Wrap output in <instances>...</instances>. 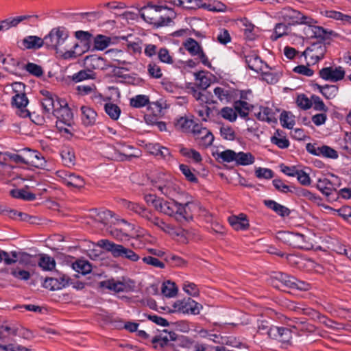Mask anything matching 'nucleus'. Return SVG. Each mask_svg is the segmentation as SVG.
Returning a JSON list of instances; mask_svg holds the SVG:
<instances>
[{
    "mask_svg": "<svg viewBox=\"0 0 351 351\" xmlns=\"http://www.w3.org/2000/svg\"><path fill=\"white\" fill-rule=\"evenodd\" d=\"M228 221L234 230H245L248 229L250 224L246 215L241 213L239 215H232L228 218Z\"/></svg>",
    "mask_w": 351,
    "mask_h": 351,
    "instance_id": "obj_18",
    "label": "nucleus"
},
{
    "mask_svg": "<svg viewBox=\"0 0 351 351\" xmlns=\"http://www.w3.org/2000/svg\"><path fill=\"white\" fill-rule=\"evenodd\" d=\"M185 48L192 56H196L202 50L199 43L193 38H189L184 44Z\"/></svg>",
    "mask_w": 351,
    "mask_h": 351,
    "instance_id": "obj_46",
    "label": "nucleus"
},
{
    "mask_svg": "<svg viewBox=\"0 0 351 351\" xmlns=\"http://www.w3.org/2000/svg\"><path fill=\"white\" fill-rule=\"evenodd\" d=\"M312 106L315 110L326 112L328 108L326 106L322 99L317 95L311 96Z\"/></svg>",
    "mask_w": 351,
    "mask_h": 351,
    "instance_id": "obj_55",
    "label": "nucleus"
},
{
    "mask_svg": "<svg viewBox=\"0 0 351 351\" xmlns=\"http://www.w3.org/2000/svg\"><path fill=\"white\" fill-rule=\"evenodd\" d=\"M283 16L285 19L291 20L293 24L311 23L312 21L310 16L304 15L300 12L291 8L283 10Z\"/></svg>",
    "mask_w": 351,
    "mask_h": 351,
    "instance_id": "obj_15",
    "label": "nucleus"
},
{
    "mask_svg": "<svg viewBox=\"0 0 351 351\" xmlns=\"http://www.w3.org/2000/svg\"><path fill=\"white\" fill-rule=\"evenodd\" d=\"M11 195L13 197L19 198L27 201H32L36 199L35 194L28 192L25 189H14L11 191Z\"/></svg>",
    "mask_w": 351,
    "mask_h": 351,
    "instance_id": "obj_36",
    "label": "nucleus"
},
{
    "mask_svg": "<svg viewBox=\"0 0 351 351\" xmlns=\"http://www.w3.org/2000/svg\"><path fill=\"white\" fill-rule=\"evenodd\" d=\"M146 219L151 224L155 226L164 232L170 234L171 236L176 235L179 236L180 234V232H177L173 226L170 224L165 223L162 219L156 216L152 211L148 210L146 213L145 217L143 218Z\"/></svg>",
    "mask_w": 351,
    "mask_h": 351,
    "instance_id": "obj_8",
    "label": "nucleus"
},
{
    "mask_svg": "<svg viewBox=\"0 0 351 351\" xmlns=\"http://www.w3.org/2000/svg\"><path fill=\"white\" fill-rule=\"evenodd\" d=\"M292 276H289L281 272H274L269 277V283L275 288L278 289L282 288H289L291 283Z\"/></svg>",
    "mask_w": 351,
    "mask_h": 351,
    "instance_id": "obj_13",
    "label": "nucleus"
},
{
    "mask_svg": "<svg viewBox=\"0 0 351 351\" xmlns=\"http://www.w3.org/2000/svg\"><path fill=\"white\" fill-rule=\"evenodd\" d=\"M263 203L267 208L274 210L281 217H287L290 215L291 211L287 207L282 206L274 200L265 199L263 201Z\"/></svg>",
    "mask_w": 351,
    "mask_h": 351,
    "instance_id": "obj_21",
    "label": "nucleus"
},
{
    "mask_svg": "<svg viewBox=\"0 0 351 351\" xmlns=\"http://www.w3.org/2000/svg\"><path fill=\"white\" fill-rule=\"evenodd\" d=\"M237 153L231 149H227L217 153V159H221L222 162H230L236 160Z\"/></svg>",
    "mask_w": 351,
    "mask_h": 351,
    "instance_id": "obj_48",
    "label": "nucleus"
},
{
    "mask_svg": "<svg viewBox=\"0 0 351 351\" xmlns=\"http://www.w3.org/2000/svg\"><path fill=\"white\" fill-rule=\"evenodd\" d=\"M219 114H220L224 119L230 122L235 121L237 118V114L235 112L234 108L233 109L230 107H223L221 108Z\"/></svg>",
    "mask_w": 351,
    "mask_h": 351,
    "instance_id": "obj_44",
    "label": "nucleus"
},
{
    "mask_svg": "<svg viewBox=\"0 0 351 351\" xmlns=\"http://www.w3.org/2000/svg\"><path fill=\"white\" fill-rule=\"evenodd\" d=\"M61 156L64 165L71 167L75 164V155L72 149H65L62 151Z\"/></svg>",
    "mask_w": 351,
    "mask_h": 351,
    "instance_id": "obj_45",
    "label": "nucleus"
},
{
    "mask_svg": "<svg viewBox=\"0 0 351 351\" xmlns=\"http://www.w3.org/2000/svg\"><path fill=\"white\" fill-rule=\"evenodd\" d=\"M81 111L82 114V120L84 125L88 126L95 123L97 113L93 109L84 106L81 107Z\"/></svg>",
    "mask_w": 351,
    "mask_h": 351,
    "instance_id": "obj_24",
    "label": "nucleus"
},
{
    "mask_svg": "<svg viewBox=\"0 0 351 351\" xmlns=\"http://www.w3.org/2000/svg\"><path fill=\"white\" fill-rule=\"evenodd\" d=\"M295 327L300 331L308 333H313L316 330V327L314 325L305 322H297Z\"/></svg>",
    "mask_w": 351,
    "mask_h": 351,
    "instance_id": "obj_62",
    "label": "nucleus"
},
{
    "mask_svg": "<svg viewBox=\"0 0 351 351\" xmlns=\"http://www.w3.org/2000/svg\"><path fill=\"white\" fill-rule=\"evenodd\" d=\"M75 34V37L80 40V43H75L71 47V51L65 53L64 59L80 56L90 49L92 38L90 33L85 31H77Z\"/></svg>",
    "mask_w": 351,
    "mask_h": 351,
    "instance_id": "obj_5",
    "label": "nucleus"
},
{
    "mask_svg": "<svg viewBox=\"0 0 351 351\" xmlns=\"http://www.w3.org/2000/svg\"><path fill=\"white\" fill-rule=\"evenodd\" d=\"M42 106L44 111L47 113L52 112L53 114V111L58 110V108H56L54 99L49 92H47L46 97L43 99Z\"/></svg>",
    "mask_w": 351,
    "mask_h": 351,
    "instance_id": "obj_34",
    "label": "nucleus"
},
{
    "mask_svg": "<svg viewBox=\"0 0 351 351\" xmlns=\"http://www.w3.org/2000/svg\"><path fill=\"white\" fill-rule=\"evenodd\" d=\"M180 169L182 171V173L184 175L187 180H189L191 182H197V178H196L195 174L191 171L189 166L182 164L180 165Z\"/></svg>",
    "mask_w": 351,
    "mask_h": 351,
    "instance_id": "obj_53",
    "label": "nucleus"
},
{
    "mask_svg": "<svg viewBox=\"0 0 351 351\" xmlns=\"http://www.w3.org/2000/svg\"><path fill=\"white\" fill-rule=\"evenodd\" d=\"M319 76L325 80L337 82L343 79L345 71L341 66L335 69L332 67H325L319 71Z\"/></svg>",
    "mask_w": 351,
    "mask_h": 351,
    "instance_id": "obj_12",
    "label": "nucleus"
},
{
    "mask_svg": "<svg viewBox=\"0 0 351 351\" xmlns=\"http://www.w3.org/2000/svg\"><path fill=\"white\" fill-rule=\"evenodd\" d=\"M99 285L101 287H106L117 293L125 291L127 287L124 282L116 281L114 279L101 281Z\"/></svg>",
    "mask_w": 351,
    "mask_h": 351,
    "instance_id": "obj_23",
    "label": "nucleus"
},
{
    "mask_svg": "<svg viewBox=\"0 0 351 351\" xmlns=\"http://www.w3.org/2000/svg\"><path fill=\"white\" fill-rule=\"evenodd\" d=\"M105 111L108 115L113 120H117L121 114L120 108L112 103H107L104 106Z\"/></svg>",
    "mask_w": 351,
    "mask_h": 351,
    "instance_id": "obj_41",
    "label": "nucleus"
},
{
    "mask_svg": "<svg viewBox=\"0 0 351 351\" xmlns=\"http://www.w3.org/2000/svg\"><path fill=\"white\" fill-rule=\"evenodd\" d=\"M57 105H59L60 108H58V110L53 111V115L56 116L58 120L71 123L73 118V113L67 107V105L66 104L65 106H62L59 102H57Z\"/></svg>",
    "mask_w": 351,
    "mask_h": 351,
    "instance_id": "obj_28",
    "label": "nucleus"
},
{
    "mask_svg": "<svg viewBox=\"0 0 351 351\" xmlns=\"http://www.w3.org/2000/svg\"><path fill=\"white\" fill-rule=\"evenodd\" d=\"M151 153L156 156H160L163 158L170 156V152L168 148L162 147L159 144H154L151 148Z\"/></svg>",
    "mask_w": 351,
    "mask_h": 351,
    "instance_id": "obj_49",
    "label": "nucleus"
},
{
    "mask_svg": "<svg viewBox=\"0 0 351 351\" xmlns=\"http://www.w3.org/2000/svg\"><path fill=\"white\" fill-rule=\"evenodd\" d=\"M268 336L282 343H289L292 338L291 331L284 327H271L267 332Z\"/></svg>",
    "mask_w": 351,
    "mask_h": 351,
    "instance_id": "obj_11",
    "label": "nucleus"
},
{
    "mask_svg": "<svg viewBox=\"0 0 351 351\" xmlns=\"http://www.w3.org/2000/svg\"><path fill=\"white\" fill-rule=\"evenodd\" d=\"M97 246L110 252L114 258L126 259L131 262H137L141 256L133 250L121 244H116L108 239H101Z\"/></svg>",
    "mask_w": 351,
    "mask_h": 351,
    "instance_id": "obj_3",
    "label": "nucleus"
},
{
    "mask_svg": "<svg viewBox=\"0 0 351 351\" xmlns=\"http://www.w3.org/2000/svg\"><path fill=\"white\" fill-rule=\"evenodd\" d=\"M316 86L320 93L323 95V96L326 99H330L335 97L338 90L337 87L335 85L321 86L316 84Z\"/></svg>",
    "mask_w": 351,
    "mask_h": 351,
    "instance_id": "obj_40",
    "label": "nucleus"
},
{
    "mask_svg": "<svg viewBox=\"0 0 351 351\" xmlns=\"http://www.w3.org/2000/svg\"><path fill=\"white\" fill-rule=\"evenodd\" d=\"M245 62L249 69L258 73L263 71V62L256 54H250L245 57Z\"/></svg>",
    "mask_w": 351,
    "mask_h": 351,
    "instance_id": "obj_27",
    "label": "nucleus"
},
{
    "mask_svg": "<svg viewBox=\"0 0 351 351\" xmlns=\"http://www.w3.org/2000/svg\"><path fill=\"white\" fill-rule=\"evenodd\" d=\"M13 90L16 92L15 95L12 97V104L14 105L19 110V115L21 117H28L30 112L25 108L28 104V99L25 93L22 90L25 88V84L21 82H16L12 84Z\"/></svg>",
    "mask_w": 351,
    "mask_h": 351,
    "instance_id": "obj_6",
    "label": "nucleus"
},
{
    "mask_svg": "<svg viewBox=\"0 0 351 351\" xmlns=\"http://www.w3.org/2000/svg\"><path fill=\"white\" fill-rule=\"evenodd\" d=\"M110 43V38L101 34L97 35L94 39V47L98 50H104Z\"/></svg>",
    "mask_w": 351,
    "mask_h": 351,
    "instance_id": "obj_43",
    "label": "nucleus"
},
{
    "mask_svg": "<svg viewBox=\"0 0 351 351\" xmlns=\"http://www.w3.org/2000/svg\"><path fill=\"white\" fill-rule=\"evenodd\" d=\"M44 38L36 36H28L22 40V45L26 49L37 50L44 45Z\"/></svg>",
    "mask_w": 351,
    "mask_h": 351,
    "instance_id": "obj_20",
    "label": "nucleus"
},
{
    "mask_svg": "<svg viewBox=\"0 0 351 351\" xmlns=\"http://www.w3.org/2000/svg\"><path fill=\"white\" fill-rule=\"evenodd\" d=\"M84 64L89 69H106L109 65L104 58L97 55L88 56L84 58Z\"/></svg>",
    "mask_w": 351,
    "mask_h": 351,
    "instance_id": "obj_16",
    "label": "nucleus"
},
{
    "mask_svg": "<svg viewBox=\"0 0 351 351\" xmlns=\"http://www.w3.org/2000/svg\"><path fill=\"white\" fill-rule=\"evenodd\" d=\"M235 162L239 165H252L254 162L255 158L254 156L250 152H239L237 153Z\"/></svg>",
    "mask_w": 351,
    "mask_h": 351,
    "instance_id": "obj_35",
    "label": "nucleus"
},
{
    "mask_svg": "<svg viewBox=\"0 0 351 351\" xmlns=\"http://www.w3.org/2000/svg\"><path fill=\"white\" fill-rule=\"evenodd\" d=\"M64 182L68 186H72L77 189L82 188L84 186V181L80 176L73 173L66 175L64 178Z\"/></svg>",
    "mask_w": 351,
    "mask_h": 351,
    "instance_id": "obj_30",
    "label": "nucleus"
},
{
    "mask_svg": "<svg viewBox=\"0 0 351 351\" xmlns=\"http://www.w3.org/2000/svg\"><path fill=\"white\" fill-rule=\"evenodd\" d=\"M123 206L127 209L132 210L136 214L139 215L141 217L144 218L146 213L148 212L149 210L145 208L144 206L134 202H129L125 199L122 201Z\"/></svg>",
    "mask_w": 351,
    "mask_h": 351,
    "instance_id": "obj_29",
    "label": "nucleus"
},
{
    "mask_svg": "<svg viewBox=\"0 0 351 351\" xmlns=\"http://www.w3.org/2000/svg\"><path fill=\"white\" fill-rule=\"evenodd\" d=\"M68 38V32L66 30L60 27L53 28L43 38L44 45L48 49L55 50L64 58L65 53L71 51Z\"/></svg>",
    "mask_w": 351,
    "mask_h": 351,
    "instance_id": "obj_1",
    "label": "nucleus"
},
{
    "mask_svg": "<svg viewBox=\"0 0 351 351\" xmlns=\"http://www.w3.org/2000/svg\"><path fill=\"white\" fill-rule=\"evenodd\" d=\"M300 183L304 186H308L311 184V178L306 172L303 170H298L295 172V176Z\"/></svg>",
    "mask_w": 351,
    "mask_h": 351,
    "instance_id": "obj_63",
    "label": "nucleus"
},
{
    "mask_svg": "<svg viewBox=\"0 0 351 351\" xmlns=\"http://www.w3.org/2000/svg\"><path fill=\"white\" fill-rule=\"evenodd\" d=\"M256 116L257 118L261 121H266L269 123L276 121L273 110L268 107L261 108V111Z\"/></svg>",
    "mask_w": 351,
    "mask_h": 351,
    "instance_id": "obj_37",
    "label": "nucleus"
},
{
    "mask_svg": "<svg viewBox=\"0 0 351 351\" xmlns=\"http://www.w3.org/2000/svg\"><path fill=\"white\" fill-rule=\"evenodd\" d=\"M196 138L199 139V144L206 148L213 144L214 141V136L206 128H202L201 130L197 129L195 127L193 130Z\"/></svg>",
    "mask_w": 351,
    "mask_h": 351,
    "instance_id": "obj_17",
    "label": "nucleus"
},
{
    "mask_svg": "<svg viewBox=\"0 0 351 351\" xmlns=\"http://www.w3.org/2000/svg\"><path fill=\"white\" fill-rule=\"evenodd\" d=\"M164 10L173 12L172 9L169 8L167 5H156L149 2L146 6H143L139 12L145 21L158 27L168 25L171 22L170 16H166L161 14Z\"/></svg>",
    "mask_w": 351,
    "mask_h": 351,
    "instance_id": "obj_2",
    "label": "nucleus"
},
{
    "mask_svg": "<svg viewBox=\"0 0 351 351\" xmlns=\"http://www.w3.org/2000/svg\"><path fill=\"white\" fill-rule=\"evenodd\" d=\"M19 23H20L17 16L5 19L1 22L0 31L3 29H8L12 27H16Z\"/></svg>",
    "mask_w": 351,
    "mask_h": 351,
    "instance_id": "obj_57",
    "label": "nucleus"
},
{
    "mask_svg": "<svg viewBox=\"0 0 351 351\" xmlns=\"http://www.w3.org/2000/svg\"><path fill=\"white\" fill-rule=\"evenodd\" d=\"M73 269L83 275L89 274L92 270L90 263L85 260H77L72 264Z\"/></svg>",
    "mask_w": 351,
    "mask_h": 351,
    "instance_id": "obj_32",
    "label": "nucleus"
},
{
    "mask_svg": "<svg viewBox=\"0 0 351 351\" xmlns=\"http://www.w3.org/2000/svg\"><path fill=\"white\" fill-rule=\"evenodd\" d=\"M173 306L180 312L193 315H198L200 309L202 308L201 304H198L191 298L182 300H178L173 304Z\"/></svg>",
    "mask_w": 351,
    "mask_h": 351,
    "instance_id": "obj_9",
    "label": "nucleus"
},
{
    "mask_svg": "<svg viewBox=\"0 0 351 351\" xmlns=\"http://www.w3.org/2000/svg\"><path fill=\"white\" fill-rule=\"evenodd\" d=\"M317 188L326 196H329L336 189L334 188L333 184L328 179H319Z\"/></svg>",
    "mask_w": 351,
    "mask_h": 351,
    "instance_id": "obj_31",
    "label": "nucleus"
},
{
    "mask_svg": "<svg viewBox=\"0 0 351 351\" xmlns=\"http://www.w3.org/2000/svg\"><path fill=\"white\" fill-rule=\"evenodd\" d=\"M193 123V121L191 119H188L185 117H180L177 120L176 126L182 131H186L192 126Z\"/></svg>",
    "mask_w": 351,
    "mask_h": 351,
    "instance_id": "obj_64",
    "label": "nucleus"
},
{
    "mask_svg": "<svg viewBox=\"0 0 351 351\" xmlns=\"http://www.w3.org/2000/svg\"><path fill=\"white\" fill-rule=\"evenodd\" d=\"M38 265L43 270L51 271L56 267V261L53 258L49 255L42 254L40 255Z\"/></svg>",
    "mask_w": 351,
    "mask_h": 351,
    "instance_id": "obj_33",
    "label": "nucleus"
},
{
    "mask_svg": "<svg viewBox=\"0 0 351 351\" xmlns=\"http://www.w3.org/2000/svg\"><path fill=\"white\" fill-rule=\"evenodd\" d=\"M220 134L226 140L234 141L235 139V132L230 126H222L220 128Z\"/></svg>",
    "mask_w": 351,
    "mask_h": 351,
    "instance_id": "obj_56",
    "label": "nucleus"
},
{
    "mask_svg": "<svg viewBox=\"0 0 351 351\" xmlns=\"http://www.w3.org/2000/svg\"><path fill=\"white\" fill-rule=\"evenodd\" d=\"M23 68H25L28 73L36 77H40L43 74L42 67L34 63L29 62L24 65Z\"/></svg>",
    "mask_w": 351,
    "mask_h": 351,
    "instance_id": "obj_50",
    "label": "nucleus"
},
{
    "mask_svg": "<svg viewBox=\"0 0 351 351\" xmlns=\"http://www.w3.org/2000/svg\"><path fill=\"white\" fill-rule=\"evenodd\" d=\"M149 99L144 95H138L130 100V104L132 107L140 108L149 104Z\"/></svg>",
    "mask_w": 351,
    "mask_h": 351,
    "instance_id": "obj_39",
    "label": "nucleus"
},
{
    "mask_svg": "<svg viewBox=\"0 0 351 351\" xmlns=\"http://www.w3.org/2000/svg\"><path fill=\"white\" fill-rule=\"evenodd\" d=\"M69 280L70 278L66 275H62L58 278H46L43 283V287L51 291L59 290L68 285Z\"/></svg>",
    "mask_w": 351,
    "mask_h": 351,
    "instance_id": "obj_14",
    "label": "nucleus"
},
{
    "mask_svg": "<svg viewBox=\"0 0 351 351\" xmlns=\"http://www.w3.org/2000/svg\"><path fill=\"white\" fill-rule=\"evenodd\" d=\"M10 255L13 263L19 262V264L23 265H34L36 263L34 260V256L26 252L12 251L10 252Z\"/></svg>",
    "mask_w": 351,
    "mask_h": 351,
    "instance_id": "obj_19",
    "label": "nucleus"
},
{
    "mask_svg": "<svg viewBox=\"0 0 351 351\" xmlns=\"http://www.w3.org/2000/svg\"><path fill=\"white\" fill-rule=\"evenodd\" d=\"M320 153V156H323L326 158H330L332 159H336L338 158L337 152L332 149V147L327 145H323L321 147Z\"/></svg>",
    "mask_w": 351,
    "mask_h": 351,
    "instance_id": "obj_58",
    "label": "nucleus"
},
{
    "mask_svg": "<svg viewBox=\"0 0 351 351\" xmlns=\"http://www.w3.org/2000/svg\"><path fill=\"white\" fill-rule=\"evenodd\" d=\"M214 93L221 101H226L228 102L231 100L232 95L230 90L228 89L221 87H217L214 89Z\"/></svg>",
    "mask_w": 351,
    "mask_h": 351,
    "instance_id": "obj_47",
    "label": "nucleus"
},
{
    "mask_svg": "<svg viewBox=\"0 0 351 351\" xmlns=\"http://www.w3.org/2000/svg\"><path fill=\"white\" fill-rule=\"evenodd\" d=\"M160 204V206H158V211L166 215L173 217L178 221H182V220L188 221L189 219H192L188 210L189 202L182 204L173 199L168 201L162 198Z\"/></svg>",
    "mask_w": 351,
    "mask_h": 351,
    "instance_id": "obj_4",
    "label": "nucleus"
},
{
    "mask_svg": "<svg viewBox=\"0 0 351 351\" xmlns=\"http://www.w3.org/2000/svg\"><path fill=\"white\" fill-rule=\"evenodd\" d=\"M315 314L316 315L315 318L319 320L320 323L325 325L327 328L336 331H339L344 329V326L343 324L338 323L332 319H330L318 312H315Z\"/></svg>",
    "mask_w": 351,
    "mask_h": 351,
    "instance_id": "obj_22",
    "label": "nucleus"
},
{
    "mask_svg": "<svg viewBox=\"0 0 351 351\" xmlns=\"http://www.w3.org/2000/svg\"><path fill=\"white\" fill-rule=\"evenodd\" d=\"M68 127H71V123L65 122L64 121L61 120H58L56 121V128L60 132L72 136L73 134Z\"/></svg>",
    "mask_w": 351,
    "mask_h": 351,
    "instance_id": "obj_59",
    "label": "nucleus"
},
{
    "mask_svg": "<svg viewBox=\"0 0 351 351\" xmlns=\"http://www.w3.org/2000/svg\"><path fill=\"white\" fill-rule=\"evenodd\" d=\"M297 105L304 110L309 109L312 106L311 99H309L305 95H300L296 99Z\"/></svg>",
    "mask_w": 351,
    "mask_h": 351,
    "instance_id": "obj_52",
    "label": "nucleus"
},
{
    "mask_svg": "<svg viewBox=\"0 0 351 351\" xmlns=\"http://www.w3.org/2000/svg\"><path fill=\"white\" fill-rule=\"evenodd\" d=\"M169 341L167 336L163 335L162 334L155 336L152 340V343L155 345V348H157L158 346L160 348H164L169 345Z\"/></svg>",
    "mask_w": 351,
    "mask_h": 351,
    "instance_id": "obj_61",
    "label": "nucleus"
},
{
    "mask_svg": "<svg viewBox=\"0 0 351 351\" xmlns=\"http://www.w3.org/2000/svg\"><path fill=\"white\" fill-rule=\"evenodd\" d=\"M95 73L88 69L86 70H81L72 76V80L75 82H80L88 79H95Z\"/></svg>",
    "mask_w": 351,
    "mask_h": 351,
    "instance_id": "obj_38",
    "label": "nucleus"
},
{
    "mask_svg": "<svg viewBox=\"0 0 351 351\" xmlns=\"http://www.w3.org/2000/svg\"><path fill=\"white\" fill-rule=\"evenodd\" d=\"M326 51L325 44L322 41L313 43L302 52L305 58H309V62L314 64L322 59Z\"/></svg>",
    "mask_w": 351,
    "mask_h": 351,
    "instance_id": "obj_7",
    "label": "nucleus"
},
{
    "mask_svg": "<svg viewBox=\"0 0 351 351\" xmlns=\"http://www.w3.org/2000/svg\"><path fill=\"white\" fill-rule=\"evenodd\" d=\"M271 142L280 149H285L289 146V141L286 138L282 130H276L273 136L271 137Z\"/></svg>",
    "mask_w": 351,
    "mask_h": 351,
    "instance_id": "obj_26",
    "label": "nucleus"
},
{
    "mask_svg": "<svg viewBox=\"0 0 351 351\" xmlns=\"http://www.w3.org/2000/svg\"><path fill=\"white\" fill-rule=\"evenodd\" d=\"M23 151V164L34 166L39 168L45 165V160L38 152L29 148H25Z\"/></svg>",
    "mask_w": 351,
    "mask_h": 351,
    "instance_id": "obj_10",
    "label": "nucleus"
},
{
    "mask_svg": "<svg viewBox=\"0 0 351 351\" xmlns=\"http://www.w3.org/2000/svg\"><path fill=\"white\" fill-rule=\"evenodd\" d=\"M184 291L191 296H197L199 295V289L197 285L193 282H185L183 284Z\"/></svg>",
    "mask_w": 351,
    "mask_h": 351,
    "instance_id": "obj_60",
    "label": "nucleus"
},
{
    "mask_svg": "<svg viewBox=\"0 0 351 351\" xmlns=\"http://www.w3.org/2000/svg\"><path fill=\"white\" fill-rule=\"evenodd\" d=\"M10 274L16 278L23 280H27L30 278L29 271L19 268H11Z\"/></svg>",
    "mask_w": 351,
    "mask_h": 351,
    "instance_id": "obj_51",
    "label": "nucleus"
},
{
    "mask_svg": "<svg viewBox=\"0 0 351 351\" xmlns=\"http://www.w3.org/2000/svg\"><path fill=\"white\" fill-rule=\"evenodd\" d=\"M143 261L144 263L152 265L154 267L165 268V264L160 261L159 259H158L156 257H153L152 256H147L143 258Z\"/></svg>",
    "mask_w": 351,
    "mask_h": 351,
    "instance_id": "obj_54",
    "label": "nucleus"
},
{
    "mask_svg": "<svg viewBox=\"0 0 351 351\" xmlns=\"http://www.w3.org/2000/svg\"><path fill=\"white\" fill-rule=\"evenodd\" d=\"M288 241L291 245L298 248H308L306 245V237L300 233H287Z\"/></svg>",
    "mask_w": 351,
    "mask_h": 351,
    "instance_id": "obj_25",
    "label": "nucleus"
},
{
    "mask_svg": "<svg viewBox=\"0 0 351 351\" xmlns=\"http://www.w3.org/2000/svg\"><path fill=\"white\" fill-rule=\"evenodd\" d=\"M178 292V288L174 282L167 281L162 284V293L168 298L174 297Z\"/></svg>",
    "mask_w": 351,
    "mask_h": 351,
    "instance_id": "obj_42",
    "label": "nucleus"
}]
</instances>
